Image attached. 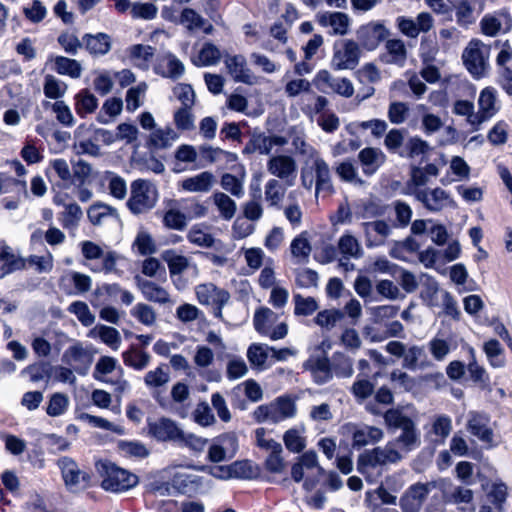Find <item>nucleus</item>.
<instances>
[{
    "label": "nucleus",
    "instance_id": "37",
    "mask_svg": "<svg viewBox=\"0 0 512 512\" xmlns=\"http://www.w3.org/2000/svg\"><path fill=\"white\" fill-rule=\"evenodd\" d=\"M172 485L182 494H191L201 485V478L193 474L178 473L173 477Z\"/></svg>",
    "mask_w": 512,
    "mask_h": 512
},
{
    "label": "nucleus",
    "instance_id": "2",
    "mask_svg": "<svg viewBox=\"0 0 512 512\" xmlns=\"http://www.w3.org/2000/svg\"><path fill=\"white\" fill-rule=\"evenodd\" d=\"M95 468L101 478V487L106 491L121 493L135 487L138 483V477L135 474L108 460L97 461Z\"/></svg>",
    "mask_w": 512,
    "mask_h": 512
},
{
    "label": "nucleus",
    "instance_id": "4",
    "mask_svg": "<svg viewBox=\"0 0 512 512\" xmlns=\"http://www.w3.org/2000/svg\"><path fill=\"white\" fill-rule=\"evenodd\" d=\"M398 444L389 441L385 446H378L370 450H366L358 457L357 470L361 474H365L368 467L386 466L396 464L403 458L397 449Z\"/></svg>",
    "mask_w": 512,
    "mask_h": 512
},
{
    "label": "nucleus",
    "instance_id": "12",
    "mask_svg": "<svg viewBox=\"0 0 512 512\" xmlns=\"http://www.w3.org/2000/svg\"><path fill=\"white\" fill-rule=\"evenodd\" d=\"M148 427L150 435L161 442L178 444L182 437L183 430L170 418L162 417L155 422H150Z\"/></svg>",
    "mask_w": 512,
    "mask_h": 512
},
{
    "label": "nucleus",
    "instance_id": "20",
    "mask_svg": "<svg viewBox=\"0 0 512 512\" xmlns=\"http://www.w3.org/2000/svg\"><path fill=\"white\" fill-rule=\"evenodd\" d=\"M490 419L488 415L478 412H470L467 422L468 431L481 442L491 444L493 441V431L489 427Z\"/></svg>",
    "mask_w": 512,
    "mask_h": 512
},
{
    "label": "nucleus",
    "instance_id": "35",
    "mask_svg": "<svg viewBox=\"0 0 512 512\" xmlns=\"http://www.w3.org/2000/svg\"><path fill=\"white\" fill-rule=\"evenodd\" d=\"M177 203L188 222L193 219L205 217L208 213V207L195 197L181 199L177 201Z\"/></svg>",
    "mask_w": 512,
    "mask_h": 512
},
{
    "label": "nucleus",
    "instance_id": "43",
    "mask_svg": "<svg viewBox=\"0 0 512 512\" xmlns=\"http://www.w3.org/2000/svg\"><path fill=\"white\" fill-rule=\"evenodd\" d=\"M55 70L58 74L68 75L71 78H79L82 74V66L75 59L57 56L54 60Z\"/></svg>",
    "mask_w": 512,
    "mask_h": 512
},
{
    "label": "nucleus",
    "instance_id": "39",
    "mask_svg": "<svg viewBox=\"0 0 512 512\" xmlns=\"http://www.w3.org/2000/svg\"><path fill=\"white\" fill-rule=\"evenodd\" d=\"M453 113L460 116H466L467 122L472 126L473 131H478L481 127L478 113L474 112V104L468 100H457L452 109Z\"/></svg>",
    "mask_w": 512,
    "mask_h": 512
},
{
    "label": "nucleus",
    "instance_id": "46",
    "mask_svg": "<svg viewBox=\"0 0 512 512\" xmlns=\"http://www.w3.org/2000/svg\"><path fill=\"white\" fill-rule=\"evenodd\" d=\"M271 148V140L270 136H266L263 133L253 134L249 142L245 145L243 149V153L245 154H253L258 152L262 155L270 154Z\"/></svg>",
    "mask_w": 512,
    "mask_h": 512
},
{
    "label": "nucleus",
    "instance_id": "41",
    "mask_svg": "<svg viewBox=\"0 0 512 512\" xmlns=\"http://www.w3.org/2000/svg\"><path fill=\"white\" fill-rule=\"evenodd\" d=\"M270 346L261 343H252L247 349V358L250 364L257 369H264L269 357Z\"/></svg>",
    "mask_w": 512,
    "mask_h": 512
},
{
    "label": "nucleus",
    "instance_id": "31",
    "mask_svg": "<svg viewBox=\"0 0 512 512\" xmlns=\"http://www.w3.org/2000/svg\"><path fill=\"white\" fill-rule=\"evenodd\" d=\"M87 216L93 225H101L108 218L119 219L117 209L104 203H95L90 206Z\"/></svg>",
    "mask_w": 512,
    "mask_h": 512
},
{
    "label": "nucleus",
    "instance_id": "19",
    "mask_svg": "<svg viewBox=\"0 0 512 512\" xmlns=\"http://www.w3.org/2000/svg\"><path fill=\"white\" fill-rule=\"evenodd\" d=\"M62 360L78 374H86L92 362L91 356L80 345L69 347L63 354Z\"/></svg>",
    "mask_w": 512,
    "mask_h": 512
},
{
    "label": "nucleus",
    "instance_id": "33",
    "mask_svg": "<svg viewBox=\"0 0 512 512\" xmlns=\"http://www.w3.org/2000/svg\"><path fill=\"white\" fill-rule=\"evenodd\" d=\"M122 358L126 366L139 371L145 369L151 361L149 353L135 346H131L128 350L123 352Z\"/></svg>",
    "mask_w": 512,
    "mask_h": 512
},
{
    "label": "nucleus",
    "instance_id": "3",
    "mask_svg": "<svg viewBox=\"0 0 512 512\" xmlns=\"http://www.w3.org/2000/svg\"><path fill=\"white\" fill-rule=\"evenodd\" d=\"M158 189L149 180L137 179L131 183L127 207L134 215L148 212L158 201Z\"/></svg>",
    "mask_w": 512,
    "mask_h": 512
},
{
    "label": "nucleus",
    "instance_id": "27",
    "mask_svg": "<svg viewBox=\"0 0 512 512\" xmlns=\"http://www.w3.org/2000/svg\"><path fill=\"white\" fill-rule=\"evenodd\" d=\"M365 175L374 174L385 161V154L379 148L367 147L358 154Z\"/></svg>",
    "mask_w": 512,
    "mask_h": 512
},
{
    "label": "nucleus",
    "instance_id": "52",
    "mask_svg": "<svg viewBox=\"0 0 512 512\" xmlns=\"http://www.w3.org/2000/svg\"><path fill=\"white\" fill-rule=\"evenodd\" d=\"M162 63L166 67V70L161 72L163 77L176 80L183 76L185 66L175 55L171 53L166 54L162 59Z\"/></svg>",
    "mask_w": 512,
    "mask_h": 512
},
{
    "label": "nucleus",
    "instance_id": "61",
    "mask_svg": "<svg viewBox=\"0 0 512 512\" xmlns=\"http://www.w3.org/2000/svg\"><path fill=\"white\" fill-rule=\"evenodd\" d=\"M294 300V314L297 316H310L318 309V303L313 297H303L300 294H295Z\"/></svg>",
    "mask_w": 512,
    "mask_h": 512
},
{
    "label": "nucleus",
    "instance_id": "25",
    "mask_svg": "<svg viewBox=\"0 0 512 512\" xmlns=\"http://www.w3.org/2000/svg\"><path fill=\"white\" fill-rule=\"evenodd\" d=\"M215 183V176L209 171H203L195 176L188 177L181 181L182 190L191 193H207Z\"/></svg>",
    "mask_w": 512,
    "mask_h": 512
},
{
    "label": "nucleus",
    "instance_id": "44",
    "mask_svg": "<svg viewBox=\"0 0 512 512\" xmlns=\"http://www.w3.org/2000/svg\"><path fill=\"white\" fill-rule=\"evenodd\" d=\"M212 198L220 216L224 220H231L235 216L237 205L227 194L223 192H216L213 194Z\"/></svg>",
    "mask_w": 512,
    "mask_h": 512
},
{
    "label": "nucleus",
    "instance_id": "47",
    "mask_svg": "<svg viewBox=\"0 0 512 512\" xmlns=\"http://www.w3.org/2000/svg\"><path fill=\"white\" fill-rule=\"evenodd\" d=\"M1 266L0 278L24 267V262L16 257L9 246H3L0 252Z\"/></svg>",
    "mask_w": 512,
    "mask_h": 512
},
{
    "label": "nucleus",
    "instance_id": "38",
    "mask_svg": "<svg viewBox=\"0 0 512 512\" xmlns=\"http://www.w3.org/2000/svg\"><path fill=\"white\" fill-rule=\"evenodd\" d=\"M383 437V431L380 428L366 426L353 433V446L363 447L371 443L378 442Z\"/></svg>",
    "mask_w": 512,
    "mask_h": 512
},
{
    "label": "nucleus",
    "instance_id": "15",
    "mask_svg": "<svg viewBox=\"0 0 512 512\" xmlns=\"http://www.w3.org/2000/svg\"><path fill=\"white\" fill-rule=\"evenodd\" d=\"M368 248L379 247L385 244L387 237L392 233L390 225L384 220L362 223Z\"/></svg>",
    "mask_w": 512,
    "mask_h": 512
},
{
    "label": "nucleus",
    "instance_id": "48",
    "mask_svg": "<svg viewBox=\"0 0 512 512\" xmlns=\"http://www.w3.org/2000/svg\"><path fill=\"white\" fill-rule=\"evenodd\" d=\"M177 133L170 127L154 130L149 138V143L156 149H165L177 139Z\"/></svg>",
    "mask_w": 512,
    "mask_h": 512
},
{
    "label": "nucleus",
    "instance_id": "30",
    "mask_svg": "<svg viewBox=\"0 0 512 512\" xmlns=\"http://www.w3.org/2000/svg\"><path fill=\"white\" fill-rule=\"evenodd\" d=\"M278 319V315L270 308L261 307L255 311L253 324L255 330L261 335H268Z\"/></svg>",
    "mask_w": 512,
    "mask_h": 512
},
{
    "label": "nucleus",
    "instance_id": "24",
    "mask_svg": "<svg viewBox=\"0 0 512 512\" xmlns=\"http://www.w3.org/2000/svg\"><path fill=\"white\" fill-rule=\"evenodd\" d=\"M478 116L481 125L491 119L498 111L497 91L493 87L484 88L478 98Z\"/></svg>",
    "mask_w": 512,
    "mask_h": 512
},
{
    "label": "nucleus",
    "instance_id": "58",
    "mask_svg": "<svg viewBox=\"0 0 512 512\" xmlns=\"http://www.w3.org/2000/svg\"><path fill=\"white\" fill-rule=\"evenodd\" d=\"M83 216L82 209L76 203L65 205V210L62 212L60 222L65 229H72L78 226L80 219Z\"/></svg>",
    "mask_w": 512,
    "mask_h": 512
},
{
    "label": "nucleus",
    "instance_id": "62",
    "mask_svg": "<svg viewBox=\"0 0 512 512\" xmlns=\"http://www.w3.org/2000/svg\"><path fill=\"white\" fill-rule=\"evenodd\" d=\"M375 385L368 377H357L351 386V393L358 401H364L374 393Z\"/></svg>",
    "mask_w": 512,
    "mask_h": 512
},
{
    "label": "nucleus",
    "instance_id": "26",
    "mask_svg": "<svg viewBox=\"0 0 512 512\" xmlns=\"http://www.w3.org/2000/svg\"><path fill=\"white\" fill-rule=\"evenodd\" d=\"M177 204V200H168L169 209L164 212L162 222L167 229L183 231L188 225V220L180 207H176Z\"/></svg>",
    "mask_w": 512,
    "mask_h": 512
},
{
    "label": "nucleus",
    "instance_id": "57",
    "mask_svg": "<svg viewBox=\"0 0 512 512\" xmlns=\"http://www.w3.org/2000/svg\"><path fill=\"white\" fill-rule=\"evenodd\" d=\"M429 144L420 137H411L405 145L403 152H399V156L404 158H415L424 155L429 151Z\"/></svg>",
    "mask_w": 512,
    "mask_h": 512
},
{
    "label": "nucleus",
    "instance_id": "53",
    "mask_svg": "<svg viewBox=\"0 0 512 512\" xmlns=\"http://www.w3.org/2000/svg\"><path fill=\"white\" fill-rule=\"evenodd\" d=\"M67 85L61 80H58L53 75H46L44 79L43 92L49 99H60L67 91Z\"/></svg>",
    "mask_w": 512,
    "mask_h": 512
},
{
    "label": "nucleus",
    "instance_id": "9",
    "mask_svg": "<svg viewBox=\"0 0 512 512\" xmlns=\"http://www.w3.org/2000/svg\"><path fill=\"white\" fill-rule=\"evenodd\" d=\"M411 195L421 202L430 212H440L447 206L455 205V202L450 197L449 193L439 187L434 189L424 188L421 190H415Z\"/></svg>",
    "mask_w": 512,
    "mask_h": 512
},
{
    "label": "nucleus",
    "instance_id": "32",
    "mask_svg": "<svg viewBox=\"0 0 512 512\" xmlns=\"http://www.w3.org/2000/svg\"><path fill=\"white\" fill-rule=\"evenodd\" d=\"M333 376L338 378H350L354 374L353 359L342 353L335 352L331 357Z\"/></svg>",
    "mask_w": 512,
    "mask_h": 512
},
{
    "label": "nucleus",
    "instance_id": "17",
    "mask_svg": "<svg viewBox=\"0 0 512 512\" xmlns=\"http://www.w3.org/2000/svg\"><path fill=\"white\" fill-rule=\"evenodd\" d=\"M387 35V29L380 23H369L357 31L358 41L367 50H374Z\"/></svg>",
    "mask_w": 512,
    "mask_h": 512
},
{
    "label": "nucleus",
    "instance_id": "16",
    "mask_svg": "<svg viewBox=\"0 0 512 512\" xmlns=\"http://www.w3.org/2000/svg\"><path fill=\"white\" fill-rule=\"evenodd\" d=\"M439 174L438 167L429 163L424 167L412 165L410 167V179L406 183V193L412 194L415 190H421L423 186L427 185L430 177H436Z\"/></svg>",
    "mask_w": 512,
    "mask_h": 512
},
{
    "label": "nucleus",
    "instance_id": "5",
    "mask_svg": "<svg viewBox=\"0 0 512 512\" xmlns=\"http://www.w3.org/2000/svg\"><path fill=\"white\" fill-rule=\"evenodd\" d=\"M462 59L469 73L476 79L485 76L488 64V47L480 40L473 39L464 49Z\"/></svg>",
    "mask_w": 512,
    "mask_h": 512
},
{
    "label": "nucleus",
    "instance_id": "36",
    "mask_svg": "<svg viewBox=\"0 0 512 512\" xmlns=\"http://www.w3.org/2000/svg\"><path fill=\"white\" fill-rule=\"evenodd\" d=\"M98 106V99L87 89L75 95V110L80 117L93 113Z\"/></svg>",
    "mask_w": 512,
    "mask_h": 512
},
{
    "label": "nucleus",
    "instance_id": "21",
    "mask_svg": "<svg viewBox=\"0 0 512 512\" xmlns=\"http://www.w3.org/2000/svg\"><path fill=\"white\" fill-rule=\"evenodd\" d=\"M196 296L203 305L227 304L230 294L212 283L200 284L196 287Z\"/></svg>",
    "mask_w": 512,
    "mask_h": 512
},
{
    "label": "nucleus",
    "instance_id": "14",
    "mask_svg": "<svg viewBox=\"0 0 512 512\" xmlns=\"http://www.w3.org/2000/svg\"><path fill=\"white\" fill-rule=\"evenodd\" d=\"M303 366L311 372L314 382L319 385L326 384L333 378L331 360L325 354L310 356Z\"/></svg>",
    "mask_w": 512,
    "mask_h": 512
},
{
    "label": "nucleus",
    "instance_id": "63",
    "mask_svg": "<svg viewBox=\"0 0 512 512\" xmlns=\"http://www.w3.org/2000/svg\"><path fill=\"white\" fill-rule=\"evenodd\" d=\"M192 415L194 421L202 427H208L216 423L212 409L206 401L199 402Z\"/></svg>",
    "mask_w": 512,
    "mask_h": 512
},
{
    "label": "nucleus",
    "instance_id": "10",
    "mask_svg": "<svg viewBox=\"0 0 512 512\" xmlns=\"http://www.w3.org/2000/svg\"><path fill=\"white\" fill-rule=\"evenodd\" d=\"M360 58V49L353 40H344L340 46H335L332 65L337 70L354 69Z\"/></svg>",
    "mask_w": 512,
    "mask_h": 512
},
{
    "label": "nucleus",
    "instance_id": "1",
    "mask_svg": "<svg viewBox=\"0 0 512 512\" xmlns=\"http://www.w3.org/2000/svg\"><path fill=\"white\" fill-rule=\"evenodd\" d=\"M384 421L389 429L401 430V433L393 441L398 446L409 452L420 445V433L415 422L399 409H389L384 414Z\"/></svg>",
    "mask_w": 512,
    "mask_h": 512
},
{
    "label": "nucleus",
    "instance_id": "55",
    "mask_svg": "<svg viewBox=\"0 0 512 512\" xmlns=\"http://www.w3.org/2000/svg\"><path fill=\"white\" fill-rule=\"evenodd\" d=\"M344 318V312L338 309H326L318 312L314 322L321 328L333 329L336 324Z\"/></svg>",
    "mask_w": 512,
    "mask_h": 512
},
{
    "label": "nucleus",
    "instance_id": "6",
    "mask_svg": "<svg viewBox=\"0 0 512 512\" xmlns=\"http://www.w3.org/2000/svg\"><path fill=\"white\" fill-rule=\"evenodd\" d=\"M57 466L61 471L66 489L71 493H79L89 487L90 475L81 470L78 464L70 457L58 459Z\"/></svg>",
    "mask_w": 512,
    "mask_h": 512
},
{
    "label": "nucleus",
    "instance_id": "51",
    "mask_svg": "<svg viewBox=\"0 0 512 512\" xmlns=\"http://www.w3.org/2000/svg\"><path fill=\"white\" fill-rule=\"evenodd\" d=\"M338 248L343 256L359 259L363 256V250L358 240L350 235L345 234L338 241Z\"/></svg>",
    "mask_w": 512,
    "mask_h": 512
},
{
    "label": "nucleus",
    "instance_id": "23",
    "mask_svg": "<svg viewBox=\"0 0 512 512\" xmlns=\"http://www.w3.org/2000/svg\"><path fill=\"white\" fill-rule=\"evenodd\" d=\"M456 12V21L460 26L475 22L474 11L483 8V0H448Z\"/></svg>",
    "mask_w": 512,
    "mask_h": 512
},
{
    "label": "nucleus",
    "instance_id": "18",
    "mask_svg": "<svg viewBox=\"0 0 512 512\" xmlns=\"http://www.w3.org/2000/svg\"><path fill=\"white\" fill-rule=\"evenodd\" d=\"M432 484L417 483L412 485L401 498V508L404 512H417L431 491Z\"/></svg>",
    "mask_w": 512,
    "mask_h": 512
},
{
    "label": "nucleus",
    "instance_id": "59",
    "mask_svg": "<svg viewBox=\"0 0 512 512\" xmlns=\"http://www.w3.org/2000/svg\"><path fill=\"white\" fill-rule=\"evenodd\" d=\"M130 314L145 326L154 325L157 318L154 308L146 303H137Z\"/></svg>",
    "mask_w": 512,
    "mask_h": 512
},
{
    "label": "nucleus",
    "instance_id": "64",
    "mask_svg": "<svg viewBox=\"0 0 512 512\" xmlns=\"http://www.w3.org/2000/svg\"><path fill=\"white\" fill-rule=\"evenodd\" d=\"M409 106L405 102L394 101L389 104L387 116L392 124L400 125L406 121L409 115Z\"/></svg>",
    "mask_w": 512,
    "mask_h": 512
},
{
    "label": "nucleus",
    "instance_id": "11",
    "mask_svg": "<svg viewBox=\"0 0 512 512\" xmlns=\"http://www.w3.org/2000/svg\"><path fill=\"white\" fill-rule=\"evenodd\" d=\"M224 64L235 82L247 85L257 83V77L252 70L248 68L246 58L243 55H228L225 57Z\"/></svg>",
    "mask_w": 512,
    "mask_h": 512
},
{
    "label": "nucleus",
    "instance_id": "49",
    "mask_svg": "<svg viewBox=\"0 0 512 512\" xmlns=\"http://www.w3.org/2000/svg\"><path fill=\"white\" fill-rule=\"evenodd\" d=\"M386 50L388 52V63L403 66L407 58V50L405 44L400 39H391L386 42Z\"/></svg>",
    "mask_w": 512,
    "mask_h": 512
},
{
    "label": "nucleus",
    "instance_id": "13",
    "mask_svg": "<svg viewBox=\"0 0 512 512\" xmlns=\"http://www.w3.org/2000/svg\"><path fill=\"white\" fill-rule=\"evenodd\" d=\"M311 170L315 176V195L330 196L335 192L332 175L328 163L321 157H315Z\"/></svg>",
    "mask_w": 512,
    "mask_h": 512
},
{
    "label": "nucleus",
    "instance_id": "22",
    "mask_svg": "<svg viewBox=\"0 0 512 512\" xmlns=\"http://www.w3.org/2000/svg\"><path fill=\"white\" fill-rule=\"evenodd\" d=\"M136 283L137 287L147 301L159 303L162 305L173 303L168 291L157 283L151 280L143 279L141 277H136Z\"/></svg>",
    "mask_w": 512,
    "mask_h": 512
},
{
    "label": "nucleus",
    "instance_id": "54",
    "mask_svg": "<svg viewBox=\"0 0 512 512\" xmlns=\"http://www.w3.org/2000/svg\"><path fill=\"white\" fill-rule=\"evenodd\" d=\"M291 253L298 259V262L304 263L308 261L312 247L306 237V233L303 232L293 239L291 242Z\"/></svg>",
    "mask_w": 512,
    "mask_h": 512
},
{
    "label": "nucleus",
    "instance_id": "50",
    "mask_svg": "<svg viewBox=\"0 0 512 512\" xmlns=\"http://www.w3.org/2000/svg\"><path fill=\"white\" fill-rule=\"evenodd\" d=\"M45 108L51 107L52 111L56 115V119L59 123L64 126L71 127L75 123L74 116L69 106L62 100H58L54 103L49 101L43 102Z\"/></svg>",
    "mask_w": 512,
    "mask_h": 512
},
{
    "label": "nucleus",
    "instance_id": "60",
    "mask_svg": "<svg viewBox=\"0 0 512 512\" xmlns=\"http://www.w3.org/2000/svg\"><path fill=\"white\" fill-rule=\"evenodd\" d=\"M105 178L108 180L110 194L114 198L123 200L127 195V184L124 178L111 171L105 173Z\"/></svg>",
    "mask_w": 512,
    "mask_h": 512
},
{
    "label": "nucleus",
    "instance_id": "28",
    "mask_svg": "<svg viewBox=\"0 0 512 512\" xmlns=\"http://www.w3.org/2000/svg\"><path fill=\"white\" fill-rule=\"evenodd\" d=\"M86 50L94 56H103L111 49V38L106 33L85 34L82 37Z\"/></svg>",
    "mask_w": 512,
    "mask_h": 512
},
{
    "label": "nucleus",
    "instance_id": "45",
    "mask_svg": "<svg viewBox=\"0 0 512 512\" xmlns=\"http://www.w3.org/2000/svg\"><path fill=\"white\" fill-rule=\"evenodd\" d=\"M286 192V187L277 179H270L265 184V200L272 207L280 208Z\"/></svg>",
    "mask_w": 512,
    "mask_h": 512
},
{
    "label": "nucleus",
    "instance_id": "42",
    "mask_svg": "<svg viewBox=\"0 0 512 512\" xmlns=\"http://www.w3.org/2000/svg\"><path fill=\"white\" fill-rule=\"evenodd\" d=\"M483 350L487 356L490 365L494 368H502L505 366L504 349L500 342L496 339H490L483 345Z\"/></svg>",
    "mask_w": 512,
    "mask_h": 512
},
{
    "label": "nucleus",
    "instance_id": "7",
    "mask_svg": "<svg viewBox=\"0 0 512 512\" xmlns=\"http://www.w3.org/2000/svg\"><path fill=\"white\" fill-rule=\"evenodd\" d=\"M81 251L87 260L103 259L102 264L90 267L93 272L112 273L116 271V263L120 256L115 251L104 252L98 244L88 240L81 243Z\"/></svg>",
    "mask_w": 512,
    "mask_h": 512
},
{
    "label": "nucleus",
    "instance_id": "34",
    "mask_svg": "<svg viewBox=\"0 0 512 512\" xmlns=\"http://www.w3.org/2000/svg\"><path fill=\"white\" fill-rule=\"evenodd\" d=\"M180 23L190 31L203 29L206 34H210L213 30V26L211 24H207V26H205L207 21L191 8L183 9L180 16Z\"/></svg>",
    "mask_w": 512,
    "mask_h": 512
},
{
    "label": "nucleus",
    "instance_id": "8",
    "mask_svg": "<svg viewBox=\"0 0 512 512\" xmlns=\"http://www.w3.org/2000/svg\"><path fill=\"white\" fill-rule=\"evenodd\" d=\"M268 172L284 181L285 186L291 187L295 184L297 177V163L288 155H277L271 157L267 162Z\"/></svg>",
    "mask_w": 512,
    "mask_h": 512
},
{
    "label": "nucleus",
    "instance_id": "56",
    "mask_svg": "<svg viewBox=\"0 0 512 512\" xmlns=\"http://www.w3.org/2000/svg\"><path fill=\"white\" fill-rule=\"evenodd\" d=\"M187 239L190 243L204 248H210L215 243L213 235L206 233L203 227L199 224L191 227L187 234Z\"/></svg>",
    "mask_w": 512,
    "mask_h": 512
},
{
    "label": "nucleus",
    "instance_id": "29",
    "mask_svg": "<svg viewBox=\"0 0 512 512\" xmlns=\"http://www.w3.org/2000/svg\"><path fill=\"white\" fill-rule=\"evenodd\" d=\"M319 22L323 26H331L334 34L345 35L348 32L350 19L342 12H326L319 17Z\"/></svg>",
    "mask_w": 512,
    "mask_h": 512
},
{
    "label": "nucleus",
    "instance_id": "40",
    "mask_svg": "<svg viewBox=\"0 0 512 512\" xmlns=\"http://www.w3.org/2000/svg\"><path fill=\"white\" fill-rule=\"evenodd\" d=\"M170 381L169 368L161 364L154 370L148 371L144 376V383L149 389H157L165 386Z\"/></svg>",
    "mask_w": 512,
    "mask_h": 512
}]
</instances>
